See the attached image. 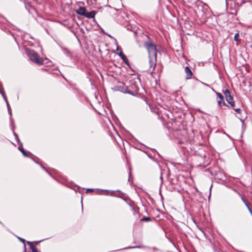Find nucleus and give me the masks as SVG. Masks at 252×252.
<instances>
[{"label": "nucleus", "mask_w": 252, "mask_h": 252, "mask_svg": "<svg viewBox=\"0 0 252 252\" xmlns=\"http://www.w3.org/2000/svg\"><path fill=\"white\" fill-rule=\"evenodd\" d=\"M129 87L126 92L132 95H135L139 91L140 86V81L138 76H134L129 81Z\"/></svg>", "instance_id": "1"}, {"label": "nucleus", "mask_w": 252, "mask_h": 252, "mask_svg": "<svg viewBox=\"0 0 252 252\" xmlns=\"http://www.w3.org/2000/svg\"><path fill=\"white\" fill-rule=\"evenodd\" d=\"M26 53L30 60L36 64H42L43 63V59L33 50H27Z\"/></svg>", "instance_id": "2"}, {"label": "nucleus", "mask_w": 252, "mask_h": 252, "mask_svg": "<svg viewBox=\"0 0 252 252\" xmlns=\"http://www.w3.org/2000/svg\"><path fill=\"white\" fill-rule=\"evenodd\" d=\"M149 40L144 43V46L146 48L149 56H157V49L156 45L153 42V41L148 37Z\"/></svg>", "instance_id": "3"}, {"label": "nucleus", "mask_w": 252, "mask_h": 252, "mask_svg": "<svg viewBox=\"0 0 252 252\" xmlns=\"http://www.w3.org/2000/svg\"><path fill=\"white\" fill-rule=\"evenodd\" d=\"M223 93L225 100L230 105L231 107H234L235 106V102L233 100V96L231 95L230 91L226 89L222 91Z\"/></svg>", "instance_id": "4"}, {"label": "nucleus", "mask_w": 252, "mask_h": 252, "mask_svg": "<svg viewBox=\"0 0 252 252\" xmlns=\"http://www.w3.org/2000/svg\"><path fill=\"white\" fill-rule=\"evenodd\" d=\"M149 71H151L152 73L154 72L155 69V67L156 66L157 63V56H149Z\"/></svg>", "instance_id": "5"}, {"label": "nucleus", "mask_w": 252, "mask_h": 252, "mask_svg": "<svg viewBox=\"0 0 252 252\" xmlns=\"http://www.w3.org/2000/svg\"><path fill=\"white\" fill-rule=\"evenodd\" d=\"M215 93L217 95V100L218 105L220 107L226 106V104L224 100V97L223 95L217 92H215Z\"/></svg>", "instance_id": "6"}, {"label": "nucleus", "mask_w": 252, "mask_h": 252, "mask_svg": "<svg viewBox=\"0 0 252 252\" xmlns=\"http://www.w3.org/2000/svg\"><path fill=\"white\" fill-rule=\"evenodd\" d=\"M185 71L186 74V79H189L191 78L192 76V72L189 66H186L185 67Z\"/></svg>", "instance_id": "7"}, {"label": "nucleus", "mask_w": 252, "mask_h": 252, "mask_svg": "<svg viewBox=\"0 0 252 252\" xmlns=\"http://www.w3.org/2000/svg\"><path fill=\"white\" fill-rule=\"evenodd\" d=\"M76 12L79 15L84 16L86 12V8L85 7H80L78 9L76 10Z\"/></svg>", "instance_id": "8"}, {"label": "nucleus", "mask_w": 252, "mask_h": 252, "mask_svg": "<svg viewBox=\"0 0 252 252\" xmlns=\"http://www.w3.org/2000/svg\"><path fill=\"white\" fill-rule=\"evenodd\" d=\"M95 15V12L94 11H92L90 12H86L85 16L87 18H94Z\"/></svg>", "instance_id": "9"}, {"label": "nucleus", "mask_w": 252, "mask_h": 252, "mask_svg": "<svg viewBox=\"0 0 252 252\" xmlns=\"http://www.w3.org/2000/svg\"><path fill=\"white\" fill-rule=\"evenodd\" d=\"M27 243L30 245V249L32 250V252H38V250L33 245L32 242L28 241Z\"/></svg>", "instance_id": "10"}, {"label": "nucleus", "mask_w": 252, "mask_h": 252, "mask_svg": "<svg viewBox=\"0 0 252 252\" xmlns=\"http://www.w3.org/2000/svg\"><path fill=\"white\" fill-rule=\"evenodd\" d=\"M18 149L22 153V154L25 157H28L27 153L25 152V151L23 149L22 147H19Z\"/></svg>", "instance_id": "11"}, {"label": "nucleus", "mask_w": 252, "mask_h": 252, "mask_svg": "<svg viewBox=\"0 0 252 252\" xmlns=\"http://www.w3.org/2000/svg\"><path fill=\"white\" fill-rule=\"evenodd\" d=\"M118 55L123 60H124L125 59H126V56L122 53L121 50H120V52Z\"/></svg>", "instance_id": "12"}, {"label": "nucleus", "mask_w": 252, "mask_h": 252, "mask_svg": "<svg viewBox=\"0 0 252 252\" xmlns=\"http://www.w3.org/2000/svg\"><path fill=\"white\" fill-rule=\"evenodd\" d=\"M6 104H7V109H8V113H9V114L10 115H11L12 112H11V108L10 107L9 104V103H8V102H7V100H6Z\"/></svg>", "instance_id": "13"}, {"label": "nucleus", "mask_w": 252, "mask_h": 252, "mask_svg": "<svg viewBox=\"0 0 252 252\" xmlns=\"http://www.w3.org/2000/svg\"><path fill=\"white\" fill-rule=\"evenodd\" d=\"M242 200L243 201V202L245 203V204L246 205V206L247 207V208H248V209L249 210H250V208L249 206V204L247 202V201L245 200V199L243 197H242Z\"/></svg>", "instance_id": "14"}, {"label": "nucleus", "mask_w": 252, "mask_h": 252, "mask_svg": "<svg viewBox=\"0 0 252 252\" xmlns=\"http://www.w3.org/2000/svg\"><path fill=\"white\" fill-rule=\"evenodd\" d=\"M239 37V34L238 33H235L234 37V39L235 41H239V39H238V37Z\"/></svg>", "instance_id": "15"}, {"label": "nucleus", "mask_w": 252, "mask_h": 252, "mask_svg": "<svg viewBox=\"0 0 252 252\" xmlns=\"http://www.w3.org/2000/svg\"><path fill=\"white\" fill-rule=\"evenodd\" d=\"M18 239L22 242H23L24 244V245H25V240L22 238H20V237H18Z\"/></svg>", "instance_id": "16"}, {"label": "nucleus", "mask_w": 252, "mask_h": 252, "mask_svg": "<svg viewBox=\"0 0 252 252\" xmlns=\"http://www.w3.org/2000/svg\"><path fill=\"white\" fill-rule=\"evenodd\" d=\"M235 111L237 113L240 114L241 113V109L240 108H236L235 109Z\"/></svg>", "instance_id": "17"}, {"label": "nucleus", "mask_w": 252, "mask_h": 252, "mask_svg": "<svg viewBox=\"0 0 252 252\" xmlns=\"http://www.w3.org/2000/svg\"><path fill=\"white\" fill-rule=\"evenodd\" d=\"M144 220H146V221H149L151 220V219L149 217H147V218H145L143 219Z\"/></svg>", "instance_id": "18"}, {"label": "nucleus", "mask_w": 252, "mask_h": 252, "mask_svg": "<svg viewBox=\"0 0 252 252\" xmlns=\"http://www.w3.org/2000/svg\"><path fill=\"white\" fill-rule=\"evenodd\" d=\"M26 245H25V246H24V252H26Z\"/></svg>", "instance_id": "19"}, {"label": "nucleus", "mask_w": 252, "mask_h": 252, "mask_svg": "<svg viewBox=\"0 0 252 252\" xmlns=\"http://www.w3.org/2000/svg\"><path fill=\"white\" fill-rule=\"evenodd\" d=\"M93 189H88L87 192L92 191Z\"/></svg>", "instance_id": "20"}, {"label": "nucleus", "mask_w": 252, "mask_h": 252, "mask_svg": "<svg viewBox=\"0 0 252 252\" xmlns=\"http://www.w3.org/2000/svg\"><path fill=\"white\" fill-rule=\"evenodd\" d=\"M117 50L120 51V50H121V49L119 48V46H117Z\"/></svg>", "instance_id": "21"}, {"label": "nucleus", "mask_w": 252, "mask_h": 252, "mask_svg": "<svg viewBox=\"0 0 252 252\" xmlns=\"http://www.w3.org/2000/svg\"><path fill=\"white\" fill-rule=\"evenodd\" d=\"M134 247H130L129 248L130 249H131V248H133Z\"/></svg>", "instance_id": "22"}]
</instances>
